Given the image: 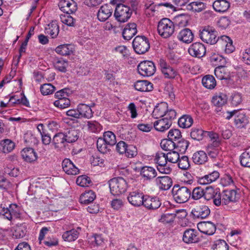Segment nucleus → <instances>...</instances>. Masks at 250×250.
Here are the masks:
<instances>
[{
    "label": "nucleus",
    "instance_id": "1",
    "mask_svg": "<svg viewBox=\"0 0 250 250\" xmlns=\"http://www.w3.org/2000/svg\"><path fill=\"white\" fill-rule=\"evenodd\" d=\"M222 116L228 120L234 117V124L239 128L245 127L249 122L248 118L246 114L243 112L239 110L227 111L223 112Z\"/></svg>",
    "mask_w": 250,
    "mask_h": 250
},
{
    "label": "nucleus",
    "instance_id": "2",
    "mask_svg": "<svg viewBox=\"0 0 250 250\" xmlns=\"http://www.w3.org/2000/svg\"><path fill=\"white\" fill-rule=\"evenodd\" d=\"M110 193L114 196L125 193L127 188L126 181L122 177L114 178L108 181Z\"/></svg>",
    "mask_w": 250,
    "mask_h": 250
},
{
    "label": "nucleus",
    "instance_id": "3",
    "mask_svg": "<svg viewBox=\"0 0 250 250\" xmlns=\"http://www.w3.org/2000/svg\"><path fill=\"white\" fill-rule=\"evenodd\" d=\"M172 193L174 200L178 203L186 202L191 196V190L186 187H180L179 185L174 186Z\"/></svg>",
    "mask_w": 250,
    "mask_h": 250
},
{
    "label": "nucleus",
    "instance_id": "4",
    "mask_svg": "<svg viewBox=\"0 0 250 250\" xmlns=\"http://www.w3.org/2000/svg\"><path fill=\"white\" fill-rule=\"evenodd\" d=\"M159 34L164 38L171 36L174 31L173 22L167 18L162 19L158 23L157 27Z\"/></svg>",
    "mask_w": 250,
    "mask_h": 250
},
{
    "label": "nucleus",
    "instance_id": "5",
    "mask_svg": "<svg viewBox=\"0 0 250 250\" xmlns=\"http://www.w3.org/2000/svg\"><path fill=\"white\" fill-rule=\"evenodd\" d=\"M133 48L138 54H144L150 48L148 39L145 36H137L132 42Z\"/></svg>",
    "mask_w": 250,
    "mask_h": 250
},
{
    "label": "nucleus",
    "instance_id": "6",
    "mask_svg": "<svg viewBox=\"0 0 250 250\" xmlns=\"http://www.w3.org/2000/svg\"><path fill=\"white\" fill-rule=\"evenodd\" d=\"M132 13V11L130 7L123 4H118L116 7L114 16L118 21L125 22L130 18Z\"/></svg>",
    "mask_w": 250,
    "mask_h": 250
},
{
    "label": "nucleus",
    "instance_id": "7",
    "mask_svg": "<svg viewBox=\"0 0 250 250\" xmlns=\"http://www.w3.org/2000/svg\"><path fill=\"white\" fill-rule=\"evenodd\" d=\"M201 39L207 43L214 44L219 41L217 32L212 27H205L200 31Z\"/></svg>",
    "mask_w": 250,
    "mask_h": 250
},
{
    "label": "nucleus",
    "instance_id": "8",
    "mask_svg": "<svg viewBox=\"0 0 250 250\" xmlns=\"http://www.w3.org/2000/svg\"><path fill=\"white\" fill-rule=\"evenodd\" d=\"M20 208L15 204H11L8 207H0V215L8 220H11L13 217L16 218L20 216Z\"/></svg>",
    "mask_w": 250,
    "mask_h": 250
},
{
    "label": "nucleus",
    "instance_id": "9",
    "mask_svg": "<svg viewBox=\"0 0 250 250\" xmlns=\"http://www.w3.org/2000/svg\"><path fill=\"white\" fill-rule=\"evenodd\" d=\"M204 198L209 201L213 199L214 204L219 206L221 204V195L217 188L214 189L212 187H208L204 190Z\"/></svg>",
    "mask_w": 250,
    "mask_h": 250
},
{
    "label": "nucleus",
    "instance_id": "10",
    "mask_svg": "<svg viewBox=\"0 0 250 250\" xmlns=\"http://www.w3.org/2000/svg\"><path fill=\"white\" fill-rule=\"evenodd\" d=\"M138 71L139 73L146 77H149L153 75L156 71L154 63L149 61H145L141 62L138 65Z\"/></svg>",
    "mask_w": 250,
    "mask_h": 250
},
{
    "label": "nucleus",
    "instance_id": "11",
    "mask_svg": "<svg viewBox=\"0 0 250 250\" xmlns=\"http://www.w3.org/2000/svg\"><path fill=\"white\" fill-rule=\"evenodd\" d=\"M198 231L193 229H187L183 233V241L186 244L196 243L200 238Z\"/></svg>",
    "mask_w": 250,
    "mask_h": 250
},
{
    "label": "nucleus",
    "instance_id": "12",
    "mask_svg": "<svg viewBox=\"0 0 250 250\" xmlns=\"http://www.w3.org/2000/svg\"><path fill=\"white\" fill-rule=\"evenodd\" d=\"M188 51L191 56L198 58L204 57L206 53L204 45L199 42L192 43L189 47Z\"/></svg>",
    "mask_w": 250,
    "mask_h": 250
},
{
    "label": "nucleus",
    "instance_id": "13",
    "mask_svg": "<svg viewBox=\"0 0 250 250\" xmlns=\"http://www.w3.org/2000/svg\"><path fill=\"white\" fill-rule=\"evenodd\" d=\"M228 97L224 93H219V95L214 96L212 97V103L215 106L216 109L215 111L216 113L220 112V115H223V112L225 111H222V106L225 105L227 102Z\"/></svg>",
    "mask_w": 250,
    "mask_h": 250
},
{
    "label": "nucleus",
    "instance_id": "14",
    "mask_svg": "<svg viewBox=\"0 0 250 250\" xmlns=\"http://www.w3.org/2000/svg\"><path fill=\"white\" fill-rule=\"evenodd\" d=\"M58 6L62 12L67 14L74 13L77 9V4L73 0H61Z\"/></svg>",
    "mask_w": 250,
    "mask_h": 250
},
{
    "label": "nucleus",
    "instance_id": "15",
    "mask_svg": "<svg viewBox=\"0 0 250 250\" xmlns=\"http://www.w3.org/2000/svg\"><path fill=\"white\" fill-rule=\"evenodd\" d=\"M113 8L109 4H105L101 6L97 13V18L100 21L104 22L112 15Z\"/></svg>",
    "mask_w": 250,
    "mask_h": 250
},
{
    "label": "nucleus",
    "instance_id": "16",
    "mask_svg": "<svg viewBox=\"0 0 250 250\" xmlns=\"http://www.w3.org/2000/svg\"><path fill=\"white\" fill-rule=\"evenodd\" d=\"M146 196L138 191L131 192L127 197L128 202L134 206L142 205Z\"/></svg>",
    "mask_w": 250,
    "mask_h": 250
},
{
    "label": "nucleus",
    "instance_id": "17",
    "mask_svg": "<svg viewBox=\"0 0 250 250\" xmlns=\"http://www.w3.org/2000/svg\"><path fill=\"white\" fill-rule=\"evenodd\" d=\"M210 211L209 208L205 205L197 206L191 211V214L195 218L204 219L208 217Z\"/></svg>",
    "mask_w": 250,
    "mask_h": 250
},
{
    "label": "nucleus",
    "instance_id": "18",
    "mask_svg": "<svg viewBox=\"0 0 250 250\" xmlns=\"http://www.w3.org/2000/svg\"><path fill=\"white\" fill-rule=\"evenodd\" d=\"M198 229L202 233L211 235L216 231V226L210 221L202 222L198 224Z\"/></svg>",
    "mask_w": 250,
    "mask_h": 250
},
{
    "label": "nucleus",
    "instance_id": "19",
    "mask_svg": "<svg viewBox=\"0 0 250 250\" xmlns=\"http://www.w3.org/2000/svg\"><path fill=\"white\" fill-rule=\"evenodd\" d=\"M63 170L68 175H75L79 173V169L69 159H65L62 164Z\"/></svg>",
    "mask_w": 250,
    "mask_h": 250
},
{
    "label": "nucleus",
    "instance_id": "20",
    "mask_svg": "<svg viewBox=\"0 0 250 250\" xmlns=\"http://www.w3.org/2000/svg\"><path fill=\"white\" fill-rule=\"evenodd\" d=\"M137 32L136 24L134 22L128 23L124 29L122 35L125 40L129 41L136 34Z\"/></svg>",
    "mask_w": 250,
    "mask_h": 250
},
{
    "label": "nucleus",
    "instance_id": "21",
    "mask_svg": "<svg viewBox=\"0 0 250 250\" xmlns=\"http://www.w3.org/2000/svg\"><path fill=\"white\" fill-rule=\"evenodd\" d=\"M161 205V201L157 197H151L146 196L142 205L147 209L154 210L158 208Z\"/></svg>",
    "mask_w": 250,
    "mask_h": 250
},
{
    "label": "nucleus",
    "instance_id": "22",
    "mask_svg": "<svg viewBox=\"0 0 250 250\" xmlns=\"http://www.w3.org/2000/svg\"><path fill=\"white\" fill-rule=\"evenodd\" d=\"M155 182L159 188L163 190H168L172 185V179L167 176L157 177L155 179Z\"/></svg>",
    "mask_w": 250,
    "mask_h": 250
},
{
    "label": "nucleus",
    "instance_id": "23",
    "mask_svg": "<svg viewBox=\"0 0 250 250\" xmlns=\"http://www.w3.org/2000/svg\"><path fill=\"white\" fill-rule=\"evenodd\" d=\"M172 122L167 118H162L154 122L153 127L159 132H164L170 128Z\"/></svg>",
    "mask_w": 250,
    "mask_h": 250
},
{
    "label": "nucleus",
    "instance_id": "24",
    "mask_svg": "<svg viewBox=\"0 0 250 250\" xmlns=\"http://www.w3.org/2000/svg\"><path fill=\"white\" fill-rule=\"evenodd\" d=\"M22 158L27 162L32 163L38 159L37 153L34 149L31 147H26L21 152Z\"/></svg>",
    "mask_w": 250,
    "mask_h": 250
},
{
    "label": "nucleus",
    "instance_id": "25",
    "mask_svg": "<svg viewBox=\"0 0 250 250\" xmlns=\"http://www.w3.org/2000/svg\"><path fill=\"white\" fill-rule=\"evenodd\" d=\"M141 176L146 180H150L157 176L156 170L151 167L145 166L140 169Z\"/></svg>",
    "mask_w": 250,
    "mask_h": 250
},
{
    "label": "nucleus",
    "instance_id": "26",
    "mask_svg": "<svg viewBox=\"0 0 250 250\" xmlns=\"http://www.w3.org/2000/svg\"><path fill=\"white\" fill-rule=\"evenodd\" d=\"M134 86L136 90L141 92L151 91L153 88L152 83L146 80L138 81Z\"/></svg>",
    "mask_w": 250,
    "mask_h": 250
},
{
    "label": "nucleus",
    "instance_id": "27",
    "mask_svg": "<svg viewBox=\"0 0 250 250\" xmlns=\"http://www.w3.org/2000/svg\"><path fill=\"white\" fill-rule=\"evenodd\" d=\"M45 33L49 35L52 38H56L59 33V26L57 21H53L45 28Z\"/></svg>",
    "mask_w": 250,
    "mask_h": 250
},
{
    "label": "nucleus",
    "instance_id": "28",
    "mask_svg": "<svg viewBox=\"0 0 250 250\" xmlns=\"http://www.w3.org/2000/svg\"><path fill=\"white\" fill-rule=\"evenodd\" d=\"M74 51V46L71 44H61L55 49L56 52L62 56L70 55L73 53Z\"/></svg>",
    "mask_w": 250,
    "mask_h": 250
},
{
    "label": "nucleus",
    "instance_id": "29",
    "mask_svg": "<svg viewBox=\"0 0 250 250\" xmlns=\"http://www.w3.org/2000/svg\"><path fill=\"white\" fill-rule=\"evenodd\" d=\"M239 198V195L235 190H226L225 192L222 201L225 205L228 204L230 202H235Z\"/></svg>",
    "mask_w": 250,
    "mask_h": 250
},
{
    "label": "nucleus",
    "instance_id": "30",
    "mask_svg": "<svg viewBox=\"0 0 250 250\" xmlns=\"http://www.w3.org/2000/svg\"><path fill=\"white\" fill-rule=\"evenodd\" d=\"M208 157L207 153L202 150L194 153L192 156L193 163L197 165H203L207 162Z\"/></svg>",
    "mask_w": 250,
    "mask_h": 250
},
{
    "label": "nucleus",
    "instance_id": "31",
    "mask_svg": "<svg viewBox=\"0 0 250 250\" xmlns=\"http://www.w3.org/2000/svg\"><path fill=\"white\" fill-rule=\"evenodd\" d=\"M168 107L166 103H161L155 106L152 113V116L155 119H158L165 116Z\"/></svg>",
    "mask_w": 250,
    "mask_h": 250
},
{
    "label": "nucleus",
    "instance_id": "32",
    "mask_svg": "<svg viewBox=\"0 0 250 250\" xmlns=\"http://www.w3.org/2000/svg\"><path fill=\"white\" fill-rule=\"evenodd\" d=\"M193 37L191 30L188 28H185L179 32L178 38L184 42L189 43L193 41Z\"/></svg>",
    "mask_w": 250,
    "mask_h": 250
},
{
    "label": "nucleus",
    "instance_id": "33",
    "mask_svg": "<svg viewBox=\"0 0 250 250\" xmlns=\"http://www.w3.org/2000/svg\"><path fill=\"white\" fill-rule=\"evenodd\" d=\"M214 9L218 12H226L229 7V2L226 0H216L213 3Z\"/></svg>",
    "mask_w": 250,
    "mask_h": 250
},
{
    "label": "nucleus",
    "instance_id": "34",
    "mask_svg": "<svg viewBox=\"0 0 250 250\" xmlns=\"http://www.w3.org/2000/svg\"><path fill=\"white\" fill-rule=\"evenodd\" d=\"M79 111L80 117H84L87 119L91 118L93 116V112L91 106L85 104H80L78 106Z\"/></svg>",
    "mask_w": 250,
    "mask_h": 250
},
{
    "label": "nucleus",
    "instance_id": "35",
    "mask_svg": "<svg viewBox=\"0 0 250 250\" xmlns=\"http://www.w3.org/2000/svg\"><path fill=\"white\" fill-rule=\"evenodd\" d=\"M14 147V143L10 139H4L0 142V151L4 153L10 152Z\"/></svg>",
    "mask_w": 250,
    "mask_h": 250
},
{
    "label": "nucleus",
    "instance_id": "36",
    "mask_svg": "<svg viewBox=\"0 0 250 250\" xmlns=\"http://www.w3.org/2000/svg\"><path fill=\"white\" fill-rule=\"evenodd\" d=\"M214 74L218 79L227 80L229 77V72L225 65L217 66L214 69Z\"/></svg>",
    "mask_w": 250,
    "mask_h": 250
},
{
    "label": "nucleus",
    "instance_id": "37",
    "mask_svg": "<svg viewBox=\"0 0 250 250\" xmlns=\"http://www.w3.org/2000/svg\"><path fill=\"white\" fill-rule=\"evenodd\" d=\"M66 142L72 143L76 142L79 137V133L77 130L70 128L64 132Z\"/></svg>",
    "mask_w": 250,
    "mask_h": 250
},
{
    "label": "nucleus",
    "instance_id": "38",
    "mask_svg": "<svg viewBox=\"0 0 250 250\" xmlns=\"http://www.w3.org/2000/svg\"><path fill=\"white\" fill-rule=\"evenodd\" d=\"M95 198V193L92 190H88L81 195L80 202L83 204L87 205L92 203Z\"/></svg>",
    "mask_w": 250,
    "mask_h": 250
},
{
    "label": "nucleus",
    "instance_id": "39",
    "mask_svg": "<svg viewBox=\"0 0 250 250\" xmlns=\"http://www.w3.org/2000/svg\"><path fill=\"white\" fill-rule=\"evenodd\" d=\"M202 83L203 86L208 89L213 88L216 84L214 78L210 75L205 76L202 79Z\"/></svg>",
    "mask_w": 250,
    "mask_h": 250
},
{
    "label": "nucleus",
    "instance_id": "40",
    "mask_svg": "<svg viewBox=\"0 0 250 250\" xmlns=\"http://www.w3.org/2000/svg\"><path fill=\"white\" fill-rule=\"evenodd\" d=\"M206 5L202 2L195 1L190 2L187 5V9L195 12H200L206 8Z\"/></svg>",
    "mask_w": 250,
    "mask_h": 250
},
{
    "label": "nucleus",
    "instance_id": "41",
    "mask_svg": "<svg viewBox=\"0 0 250 250\" xmlns=\"http://www.w3.org/2000/svg\"><path fill=\"white\" fill-rule=\"evenodd\" d=\"M178 124L180 127L188 128L193 124V119L189 115H183L178 120Z\"/></svg>",
    "mask_w": 250,
    "mask_h": 250
},
{
    "label": "nucleus",
    "instance_id": "42",
    "mask_svg": "<svg viewBox=\"0 0 250 250\" xmlns=\"http://www.w3.org/2000/svg\"><path fill=\"white\" fill-rule=\"evenodd\" d=\"M102 139L110 146H114L117 142L115 134L110 131L104 132Z\"/></svg>",
    "mask_w": 250,
    "mask_h": 250
},
{
    "label": "nucleus",
    "instance_id": "43",
    "mask_svg": "<svg viewBox=\"0 0 250 250\" xmlns=\"http://www.w3.org/2000/svg\"><path fill=\"white\" fill-rule=\"evenodd\" d=\"M175 149L182 153L186 152L189 145V142L188 141L181 138L180 140H178L175 142Z\"/></svg>",
    "mask_w": 250,
    "mask_h": 250
},
{
    "label": "nucleus",
    "instance_id": "44",
    "mask_svg": "<svg viewBox=\"0 0 250 250\" xmlns=\"http://www.w3.org/2000/svg\"><path fill=\"white\" fill-rule=\"evenodd\" d=\"M161 148L166 151H171L175 149V142L168 139H163L160 143Z\"/></svg>",
    "mask_w": 250,
    "mask_h": 250
},
{
    "label": "nucleus",
    "instance_id": "45",
    "mask_svg": "<svg viewBox=\"0 0 250 250\" xmlns=\"http://www.w3.org/2000/svg\"><path fill=\"white\" fill-rule=\"evenodd\" d=\"M178 212L179 210H177L174 211L173 212L165 213L161 215L160 221L166 223L172 222L176 216V213Z\"/></svg>",
    "mask_w": 250,
    "mask_h": 250
},
{
    "label": "nucleus",
    "instance_id": "46",
    "mask_svg": "<svg viewBox=\"0 0 250 250\" xmlns=\"http://www.w3.org/2000/svg\"><path fill=\"white\" fill-rule=\"evenodd\" d=\"M78 237V232L74 229L65 231L62 236L64 241L68 242L75 240Z\"/></svg>",
    "mask_w": 250,
    "mask_h": 250
},
{
    "label": "nucleus",
    "instance_id": "47",
    "mask_svg": "<svg viewBox=\"0 0 250 250\" xmlns=\"http://www.w3.org/2000/svg\"><path fill=\"white\" fill-rule=\"evenodd\" d=\"M211 62L217 66L225 65L227 62L225 58L219 55H214L210 58Z\"/></svg>",
    "mask_w": 250,
    "mask_h": 250
},
{
    "label": "nucleus",
    "instance_id": "48",
    "mask_svg": "<svg viewBox=\"0 0 250 250\" xmlns=\"http://www.w3.org/2000/svg\"><path fill=\"white\" fill-rule=\"evenodd\" d=\"M108 144H106L102 138H99L97 141V147L98 150L102 153L104 154L109 151Z\"/></svg>",
    "mask_w": 250,
    "mask_h": 250
},
{
    "label": "nucleus",
    "instance_id": "49",
    "mask_svg": "<svg viewBox=\"0 0 250 250\" xmlns=\"http://www.w3.org/2000/svg\"><path fill=\"white\" fill-rule=\"evenodd\" d=\"M220 39L222 41H225L226 43V48L225 51L227 53H230L234 50V47L232 45V41L228 36H222L220 37Z\"/></svg>",
    "mask_w": 250,
    "mask_h": 250
},
{
    "label": "nucleus",
    "instance_id": "50",
    "mask_svg": "<svg viewBox=\"0 0 250 250\" xmlns=\"http://www.w3.org/2000/svg\"><path fill=\"white\" fill-rule=\"evenodd\" d=\"M241 165L244 167H250V151H245L240 156Z\"/></svg>",
    "mask_w": 250,
    "mask_h": 250
},
{
    "label": "nucleus",
    "instance_id": "51",
    "mask_svg": "<svg viewBox=\"0 0 250 250\" xmlns=\"http://www.w3.org/2000/svg\"><path fill=\"white\" fill-rule=\"evenodd\" d=\"M213 250H229V245L222 239L216 240L212 246Z\"/></svg>",
    "mask_w": 250,
    "mask_h": 250
},
{
    "label": "nucleus",
    "instance_id": "52",
    "mask_svg": "<svg viewBox=\"0 0 250 250\" xmlns=\"http://www.w3.org/2000/svg\"><path fill=\"white\" fill-rule=\"evenodd\" d=\"M204 132L201 128H193L190 132V136L195 140L200 141L205 136Z\"/></svg>",
    "mask_w": 250,
    "mask_h": 250
},
{
    "label": "nucleus",
    "instance_id": "53",
    "mask_svg": "<svg viewBox=\"0 0 250 250\" xmlns=\"http://www.w3.org/2000/svg\"><path fill=\"white\" fill-rule=\"evenodd\" d=\"M167 137L176 142L181 138V132L178 129H171L168 132Z\"/></svg>",
    "mask_w": 250,
    "mask_h": 250
},
{
    "label": "nucleus",
    "instance_id": "54",
    "mask_svg": "<svg viewBox=\"0 0 250 250\" xmlns=\"http://www.w3.org/2000/svg\"><path fill=\"white\" fill-rule=\"evenodd\" d=\"M155 161L157 164V167L166 164L168 160L167 159L166 154L162 152H158L155 155Z\"/></svg>",
    "mask_w": 250,
    "mask_h": 250
},
{
    "label": "nucleus",
    "instance_id": "55",
    "mask_svg": "<svg viewBox=\"0 0 250 250\" xmlns=\"http://www.w3.org/2000/svg\"><path fill=\"white\" fill-rule=\"evenodd\" d=\"M55 87L50 83H45L41 85L40 90L43 95H47L52 94Z\"/></svg>",
    "mask_w": 250,
    "mask_h": 250
},
{
    "label": "nucleus",
    "instance_id": "56",
    "mask_svg": "<svg viewBox=\"0 0 250 250\" xmlns=\"http://www.w3.org/2000/svg\"><path fill=\"white\" fill-rule=\"evenodd\" d=\"M65 142H66V140L64 132H59L56 134L52 139V143L56 147L58 146V145L62 144Z\"/></svg>",
    "mask_w": 250,
    "mask_h": 250
},
{
    "label": "nucleus",
    "instance_id": "57",
    "mask_svg": "<svg viewBox=\"0 0 250 250\" xmlns=\"http://www.w3.org/2000/svg\"><path fill=\"white\" fill-rule=\"evenodd\" d=\"M88 130L94 133L99 132L101 130V125L96 121H90L87 122Z\"/></svg>",
    "mask_w": 250,
    "mask_h": 250
},
{
    "label": "nucleus",
    "instance_id": "58",
    "mask_svg": "<svg viewBox=\"0 0 250 250\" xmlns=\"http://www.w3.org/2000/svg\"><path fill=\"white\" fill-rule=\"evenodd\" d=\"M91 183L90 178L85 175L79 176L76 180L77 184L82 187H88Z\"/></svg>",
    "mask_w": 250,
    "mask_h": 250
},
{
    "label": "nucleus",
    "instance_id": "59",
    "mask_svg": "<svg viewBox=\"0 0 250 250\" xmlns=\"http://www.w3.org/2000/svg\"><path fill=\"white\" fill-rule=\"evenodd\" d=\"M61 21L62 23L69 26H74L75 20L69 14L61 15L60 16Z\"/></svg>",
    "mask_w": 250,
    "mask_h": 250
},
{
    "label": "nucleus",
    "instance_id": "60",
    "mask_svg": "<svg viewBox=\"0 0 250 250\" xmlns=\"http://www.w3.org/2000/svg\"><path fill=\"white\" fill-rule=\"evenodd\" d=\"M204 189L201 187H197L193 189L191 196L193 199L196 200L204 197Z\"/></svg>",
    "mask_w": 250,
    "mask_h": 250
},
{
    "label": "nucleus",
    "instance_id": "61",
    "mask_svg": "<svg viewBox=\"0 0 250 250\" xmlns=\"http://www.w3.org/2000/svg\"><path fill=\"white\" fill-rule=\"evenodd\" d=\"M12 184L4 176L0 175V188L5 190L11 188Z\"/></svg>",
    "mask_w": 250,
    "mask_h": 250
},
{
    "label": "nucleus",
    "instance_id": "62",
    "mask_svg": "<svg viewBox=\"0 0 250 250\" xmlns=\"http://www.w3.org/2000/svg\"><path fill=\"white\" fill-rule=\"evenodd\" d=\"M26 233V230L22 226H18L16 227L13 234V237L16 239L23 238Z\"/></svg>",
    "mask_w": 250,
    "mask_h": 250
},
{
    "label": "nucleus",
    "instance_id": "63",
    "mask_svg": "<svg viewBox=\"0 0 250 250\" xmlns=\"http://www.w3.org/2000/svg\"><path fill=\"white\" fill-rule=\"evenodd\" d=\"M167 159L171 163H177L180 158V156L176 151H172L166 154Z\"/></svg>",
    "mask_w": 250,
    "mask_h": 250
},
{
    "label": "nucleus",
    "instance_id": "64",
    "mask_svg": "<svg viewBox=\"0 0 250 250\" xmlns=\"http://www.w3.org/2000/svg\"><path fill=\"white\" fill-rule=\"evenodd\" d=\"M54 104L57 107L65 108L70 104V101L67 98H64L55 101Z\"/></svg>",
    "mask_w": 250,
    "mask_h": 250
}]
</instances>
